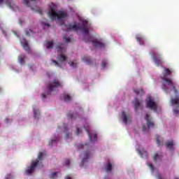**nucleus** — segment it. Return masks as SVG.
<instances>
[{"mask_svg":"<svg viewBox=\"0 0 179 179\" xmlns=\"http://www.w3.org/2000/svg\"><path fill=\"white\" fill-rule=\"evenodd\" d=\"M63 40L66 42V43H71V38H67L66 36H64L63 37Z\"/></svg>","mask_w":179,"mask_h":179,"instance_id":"35","label":"nucleus"},{"mask_svg":"<svg viewBox=\"0 0 179 179\" xmlns=\"http://www.w3.org/2000/svg\"><path fill=\"white\" fill-rule=\"evenodd\" d=\"M80 129L79 127L77 128L76 131V135H79V134H80Z\"/></svg>","mask_w":179,"mask_h":179,"instance_id":"44","label":"nucleus"},{"mask_svg":"<svg viewBox=\"0 0 179 179\" xmlns=\"http://www.w3.org/2000/svg\"><path fill=\"white\" fill-rule=\"evenodd\" d=\"M64 132L66 134L65 138H66V139H68V138H69V133H67L68 127H66V124H64Z\"/></svg>","mask_w":179,"mask_h":179,"instance_id":"28","label":"nucleus"},{"mask_svg":"<svg viewBox=\"0 0 179 179\" xmlns=\"http://www.w3.org/2000/svg\"><path fill=\"white\" fill-rule=\"evenodd\" d=\"M64 101L68 102V101H71V100H72V98L71 97V96H69V94H66L64 95Z\"/></svg>","mask_w":179,"mask_h":179,"instance_id":"29","label":"nucleus"},{"mask_svg":"<svg viewBox=\"0 0 179 179\" xmlns=\"http://www.w3.org/2000/svg\"><path fill=\"white\" fill-rule=\"evenodd\" d=\"M158 157H159V155H158V154H155V155H154V157H153L154 161H155V162H157Z\"/></svg>","mask_w":179,"mask_h":179,"instance_id":"43","label":"nucleus"},{"mask_svg":"<svg viewBox=\"0 0 179 179\" xmlns=\"http://www.w3.org/2000/svg\"><path fill=\"white\" fill-rule=\"evenodd\" d=\"M171 103L173 107L176 106V108L173 109L174 115H178L179 110L177 108H179V95H176V98H172L171 99Z\"/></svg>","mask_w":179,"mask_h":179,"instance_id":"9","label":"nucleus"},{"mask_svg":"<svg viewBox=\"0 0 179 179\" xmlns=\"http://www.w3.org/2000/svg\"><path fill=\"white\" fill-rule=\"evenodd\" d=\"M85 146H87V144H85Z\"/></svg>","mask_w":179,"mask_h":179,"instance_id":"55","label":"nucleus"},{"mask_svg":"<svg viewBox=\"0 0 179 179\" xmlns=\"http://www.w3.org/2000/svg\"><path fill=\"white\" fill-rule=\"evenodd\" d=\"M89 157H90V152L85 151L84 152V158L82 159L83 164H85V163L87 162V160L89 159Z\"/></svg>","mask_w":179,"mask_h":179,"instance_id":"20","label":"nucleus"},{"mask_svg":"<svg viewBox=\"0 0 179 179\" xmlns=\"http://www.w3.org/2000/svg\"><path fill=\"white\" fill-rule=\"evenodd\" d=\"M162 90H164V92H166V93H167V92H169V87H167V85H166V84H164V83L162 84Z\"/></svg>","mask_w":179,"mask_h":179,"instance_id":"33","label":"nucleus"},{"mask_svg":"<svg viewBox=\"0 0 179 179\" xmlns=\"http://www.w3.org/2000/svg\"><path fill=\"white\" fill-rule=\"evenodd\" d=\"M147 108H150V110H153L156 111L157 110V104L153 99H150L146 102Z\"/></svg>","mask_w":179,"mask_h":179,"instance_id":"10","label":"nucleus"},{"mask_svg":"<svg viewBox=\"0 0 179 179\" xmlns=\"http://www.w3.org/2000/svg\"><path fill=\"white\" fill-rule=\"evenodd\" d=\"M62 29L66 31H72V30H81V31L85 33V34H89V29H87V21H83V25H64Z\"/></svg>","mask_w":179,"mask_h":179,"instance_id":"3","label":"nucleus"},{"mask_svg":"<svg viewBox=\"0 0 179 179\" xmlns=\"http://www.w3.org/2000/svg\"><path fill=\"white\" fill-rule=\"evenodd\" d=\"M175 179H178V178H176Z\"/></svg>","mask_w":179,"mask_h":179,"instance_id":"56","label":"nucleus"},{"mask_svg":"<svg viewBox=\"0 0 179 179\" xmlns=\"http://www.w3.org/2000/svg\"><path fill=\"white\" fill-rule=\"evenodd\" d=\"M2 2H3V0H0V5L2 3Z\"/></svg>","mask_w":179,"mask_h":179,"instance_id":"51","label":"nucleus"},{"mask_svg":"<svg viewBox=\"0 0 179 179\" xmlns=\"http://www.w3.org/2000/svg\"><path fill=\"white\" fill-rule=\"evenodd\" d=\"M148 166L150 167V169L152 171H154L155 167L153 166V165L152 164H148Z\"/></svg>","mask_w":179,"mask_h":179,"instance_id":"42","label":"nucleus"},{"mask_svg":"<svg viewBox=\"0 0 179 179\" xmlns=\"http://www.w3.org/2000/svg\"><path fill=\"white\" fill-rule=\"evenodd\" d=\"M57 87H62V84L59 83V80L57 79H54L52 83H50L48 88L49 89L50 92H54L55 89H57Z\"/></svg>","mask_w":179,"mask_h":179,"instance_id":"8","label":"nucleus"},{"mask_svg":"<svg viewBox=\"0 0 179 179\" xmlns=\"http://www.w3.org/2000/svg\"><path fill=\"white\" fill-rule=\"evenodd\" d=\"M23 41H24V43H23ZM21 43L22 44V47H23L24 50H25V51H27V52H29L30 47L29 46V43H27V41H26V39L23 38L22 40H21Z\"/></svg>","mask_w":179,"mask_h":179,"instance_id":"16","label":"nucleus"},{"mask_svg":"<svg viewBox=\"0 0 179 179\" xmlns=\"http://www.w3.org/2000/svg\"><path fill=\"white\" fill-rule=\"evenodd\" d=\"M157 178L158 179H163V178L162 177V174H160L159 173H158L157 174Z\"/></svg>","mask_w":179,"mask_h":179,"instance_id":"45","label":"nucleus"},{"mask_svg":"<svg viewBox=\"0 0 179 179\" xmlns=\"http://www.w3.org/2000/svg\"><path fill=\"white\" fill-rule=\"evenodd\" d=\"M52 62L53 64H55V65L56 66H59V63H58V62H57V60H52Z\"/></svg>","mask_w":179,"mask_h":179,"instance_id":"41","label":"nucleus"},{"mask_svg":"<svg viewBox=\"0 0 179 179\" xmlns=\"http://www.w3.org/2000/svg\"><path fill=\"white\" fill-rule=\"evenodd\" d=\"M136 40L139 43L140 45H143V39L139 36H136Z\"/></svg>","mask_w":179,"mask_h":179,"instance_id":"31","label":"nucleus"},{"mask_svg":"<svg viewBox=\"0 0 179 179\" xmlns=\"http://www.w3.org/2000/svg\"><path fill=\"white\" fill-rule=\"evenodd\" d=\"M33 31L30 29H25V34L26 36H31L33 34Z\"/></svg>","mask_w":179,"mask_h":179,"instance_id":"30","label":"nucleus"},{"mask_svg":"<svg viewBox=\"0 0 179 179\" xmlns=\"http://www.w3.org/2000/svg\"><path fill=\"white\" fill-rule=\"evenodd\" d=\"M20 24H22V21L21 20H20Z\"/></svg>","mask_w":179,"mask_h":179,"instance_id":"54","label":"nucleus"},{"mask_svg":"<svg viewBox=\"0 0 179 179\" xmlns=\"http://www.w3.org/2000/svg\"><path fill=\"white\" fill-rule=\"evenodd\" d=\"M57 6L55 4L51 3L50 6V9L48 13L49 17L51 20H55L57 18V20H61V19L64 17H66V13H64L63 11H59L57 13Z\"/></svg>","mask_w":179,"mask_h":179,"instance_id":"2","label":"nucleus"},{"mask_svg":"<svg viewBox=\"0 0 179 179\" xmlns=\"http://www.w3.org/2000/svg\"><path fill=\"white\" fill-rule=\"evenodd\" d=\"M57 139L58 138H56V139H51L50 141H49V146H52V143H54V142H57Z\"/></svg>","mask_w":179,"mask_h":179,"instance_id":"36","label":"nucleus"},{"mask_svg":"<svg viewBox=\"0 0 179 179\" xmlns=\"http://www.w3.org/2000/svg\"><path fill=\"white\" fill-rule=\"evenodd\" d=\"M105 170L106 173H111V171L113 170V164L111 163H108L107 166H105Z\"/></svg>","mask_w":179,"mask_h":179,"instance_id":"23","label":"nucleus"},{"mask_svg":"<svg viewBox=\"0 0 179 179\" xmlns=\"http://www.w3.org/2000/svg\"><path fill=\"white\" fill-rule=\"evenodd\" d=\"M65 179H72V178H71V176H66Z\"/></svg>","mask_w":179,"mask_h":179,"instance_id":"49","label":"nucleus"},{"mask_svg":"<svg viewBox=\"0 0 179 179\" xmlns=\"http://www.w3.org/2000/svg\"><path fill=\"white\" fill-rule=\"evenodd\" d=\"M65 166H69V164H71V161L69 159H66L65 162Z\"/></svg>","mask_w":179,"mask_h":179,"instance_id":"39","label":"nucleus"},{"mask_svg":"<svg viewBox=\"0 0 179 179\" xmlns=\"http://www.w3.org/2000/svg\"><path fill=\"white\" fill-rule=\"evenodd\" d=\"M165 146L169 149V150H174V141L173 140L169 141L165 143Z\"/></svg>","mask_w":179,"mask_h":179,"instance_id":"18","label":"nucleus"},{"mask_svg":"<svg viewBox=\"0 0 179 179\" xmlns=\"http://www.w3.org/2000/svg\"><path fill=\"white\" fill-rule=\"evenodd\" d=\"M133 104L134 107V110L136 112L138 111V110H143V106H142V103H141V101H139L138 98L134 99V101L133 102Z\"/></svg>","mask_w":179,"mask_h":179,"instance_id":"12","label":"nucleus"},{"mask_svg":"<svg viewBox=\"0 0 179 179\" xmlns=\"http://www.w3.org/2000/svg\"><path fill=\"white\" fill-rule=\"evenodd\" d=\"M171 70L169 69H164V71L162 72V76L161 77V79L164 82L167 83V85H169V86H172L175 94H177L178 93V91L177 90V88H176V86L173 85V80H171V79L170 78H167V76H171Z\"/></svg>","mask_w":179,"mask_h":179,"instance_id":"4","label":"nucleus"},{"mask_svg":"<svg viewBox=\"0 0 179 179\" xmlns=\"http://www.w3.org/2000/svg\"><path fill=\"white\" fill-rule=\"evenodd\" d=\"M156 141H157V144L158 145V146H160V140H159V136H157Z\"/></svg>","mask_w":179,"mask_h":179,"instance_id":"40","label":"nucleus"},{"mask_svg":"<svg viewBox=\"0 0 179 179\" xmlns=\"http://www.w3.org/2000/svg\"><path fill=\"white\" fill-rule=\"evenodd\" d=\"M34 108V118H39L40 117V110L36 109V106H33Z\"/></svg>","mask_w":179,"mask_h":179,"instance_id":"21","label":"nucleus"},{"mask_svg":"<svg viewBox=\"0 0 179 179\" xmlns=\"http://www.w3.org/2000/svg\"><path fill=\"white\" fill-rule=\"evenodd\" d=\"M92 45L95 47V48H104V47H106V44L99 41L96 39L92 41Z\"/></svg>","mask_w":179,"mask_h":179,"instance_id":"13","label":"nucleus"},{"mask_svg":"<svg viewBox=\"0 0 179 179\" xmlns=\"http://www.w3.org/2000/svg\"><path fill=\"white\" fill-rule=\"evenodd\" d=\"M45 47L50 50L51 48H54V42L52 41H47L45 43Z\"/></svg>","mask_w":179,"mask_h":179,"instance_id":"26","label":"nucleus"},{"mask_svg":"<svg viewBox=\"0 0 179 179\" xmlns=\"http://www.w3.org/2000/svg\"><path fill=\"white\" fill-rule=\"evenodd\" d=\"M36 167H38V169L44 167V165L43 164V152H39L38 158L32 162L31 166H28V169L25 170L26 174H27V176H31Z\"/></svg>","mask_w":179,"mask_h":179,"instance_id":"1","label":"nucleus"},{"mask_svg":"<svg viewBox=\"0 0 179 179\" xmlns=\"http://www.w3.org/2000/svg\"><path fill=\"white\" fill-rule=\"evenodd\" d=\"M26 58V55H21L18 57V61L21 65H23L24 64V59Z\"/></svg>","mask_w":179,"mask_h":179,"instance_id":"25","label":"nucleus"},{"mask_svg":"<svg viewBox=\"0 0 179 179\" xmlns=\"http://www.w3.org/2000/svg\"><path fill=\"white\" fill-rule=\"evenodd\" d=\"M150 55L152 57V59L154 62H155V65L157 66H162L163 64H164V61H163L162 55L159 53L150 52Z\"/></svg>","mask_w":179,"mask_h":179,"instance_id":"6","label":"nucleus"},{"mask_svg":"<svg viewBox=\"0 0 179 179\" xmlns=\"http://www.w3.org/2000/svg\"><path fill=\"white\" fill-rule=\"evenodd\" d=\"M122 120H123V122L124 124H128L129 122H131V115H127L125 113V111H122Z\"/></svg>","mask_w":179,"mask_h":179,"instance_id":"14","label":"nucleus"},{"mask_svg":"<svg viewBox=\"0 0 179 179\" xmlns=\"http://www.w3.org/2000/svg\"><path fill=\"white\" fill-rule=\"evenodd\" d=\"M67 117H68V118H69L70 120H75V119L76 118V117H78V113L69 112V113L67 114Z\"/></svg>","mask_w":179,"mask_h":179,"instance_id":"22","label":"nucleus"},{"mask_svg":"<svg viewBox=\"0 0 179 179\" xmlns=\"http://www.w3.org/2000/svg\"><path fill=\"white\" fill-rule=\"evenodd\" d=\"M82 60L84 62H86V64H88L89 65H90L92 62H96V60H92V59H90V57L88 56H84L82 58Z\"/></svg>","mask_w":179,"mask_h":179,"instance_id":"19","label":"nucleus"},{"mask_svg":"<svg viewBox=\"0 0 179 179\" xmlns=\"http://www.w3.org/2000/svg\"><path fill=\"white\" fill-rule=\"evenodd\" d=\"M85 131H86L87 135L89 136L90 142H93V141H94V142H96L97 134H95L93 137V136H92V134H90V131H89V130L87 129H86V127H85Z\"/></svg>","mask_w":179,"mask_h":179,"instance_id":"15","label":"nucleus"},{"mask_svg":"<svg viewBox=\"0 0 179 179\" xmlns=\"http://www.w3.org/2000/svg\"><path fill=\"white\" fill-rule=\"evenodd\" d=\"M137 152L138 155H140L141 157H143V158L148 157V152L146 151L141 152V150H137Z\"/></svg>","mask_w":179,"mask_h":179,"instance_id":"24","label":"nucleus"},{"mask_svg":"<svg viewBox=\"0 0 179 179\" xmlns=\"http://www.w3.org/2000/svg\"><path fill=\"white\" fill-rule=\"evenodd\" d=\"M69 64L70 65V66H72L73 68H76L78 63L75 62H69Z\"/></svg>","mask_w":179,"mask_h":179,"instance_id":"32","label":"nucleus"},{"mask_svg":"<svg viewBox=\"0 0 179 179\" xmlns=\"http://www.w3.org/2000/svg\"><path fill=\"white\" fill-rule=\"evenodd\" d=\"M31 9L32 10H34V8H33V7H31Z\"/></svg>","mask_w":179,"mask_h":179,"instance_id":"53","label":"nucleus"},{"mask_svg":"<svg viewBox=\"0 0 179 179\" xmlns=\"http://www.w3.org/2000/svg\"><path fill=\"white\" fill-rule=\"evenodd\" d=\"M50 94V92H48L47 94H41V96H42V100H45L46 97H47V95Z\"/></svg>","mask_w":179,"mask_h":179,"instance_id":"37","label":"nucleus"},{"mask_svg":"<svg viewBox=\"0 0 179 179\" xmlns=\"http://www.w3.org/2000/svg\"><path fill=\"white\" fill-rule=\"evenodd\" d=\"M145 120L147 121V125H143V132H148L150 128H155V123L152 121V117L149 114L146 115Z\"/></svg>","mask_w":179,"mask_h":179,"instance_id":"7","label":"nucleus"},{"mask_svg":"<svg viewBox=\"0 0 179 179\" xmlns=\"http://www.w3.org/2000/svg\"><path fill=\"white\" fill-rule=\"evenodd\" d=\"M78 149H83V145L80 144L78 146Z\"/></svg>","mask_w":179,"mask_h":179,"instance_id":"47","label":"nucleus"},{"mask_svg":"<svg viewBox=\"0 0 179 179\" xmlns=\"http://www.w3.org/2000/svg\"><path fill=\"white\" fill-rule=\"evenodd\" d=\"M133 92H134L136 96H143V94H145V91L142 88H140V89L134 88Z\"/></svg>","mask_w":179,"mask_h":179,"instance_id":"17","label":"nucleus"},{"mask_svg":"<svg viewBox=\"0 0 179 179\" xmlns=\"http://www.w3.org/2000/svg\"><path fill=\"white\" fill-rule=\"evenodd\" d=\"M15 34L17 36V37H19V35L16 32H15Z\"/></svg>","mask_w":179,"mask_h":179,"instance_id":"52","label":"nucleus"},{"mask_svg":"<svg viewBox=\"0 0 179 179\" xmlns=\"http://www.w3.org/2000/svg\"><path fill=\"white\" fill-rule=\"evenodd\" d=\"M38 13H39V15H43V11H41V10H36Z\"/></svg>","mask_w":179,"mask_h":179,"instance_id":"46","label":"nucleus"},{"mask_svg":"<svg viewBox=\"0 0 179 179\" xmlns=\"http://www.w3.org/2000/svg\"><path fill=\"white\" fill-rule=\"evenodd\" d=\"M55 48L57 52L61 54L57 57V61H59V62H64V61H66V56L63 55L64 52H66V46H65L64 43H59L56 45Z\"/></svg>","mask_w":179,"mask_h":179,"instance_id":"5","label":"nucleus"},{"mask_svg":"<svg viewBox=\"0 0 179 179\" xmlns=\"http://www.w3.org/2000/svg\"><path fill=\"white\" fill-rule=\"evenodd\" d=\"M5 3L10 8V9H12V10H18L19 7L16 6V3H15V1L13 0H5Z\"/></svg>","mask_w":179,"mask_h":179,"instance_id":"11","label":"nucleus"},{"mask_svg":"<svg viewBox=\"0 0 179 179\" xmlns=\"http://www.w3.org/2000/svg\"><path fill=\"white\" fill-rule=\"evenodd\" d=\"M23 2L25 6H30V2H32L33 3H36V0H23Z\"/></svg>","mask_w":179,"mask_h":179,"instance_id":"27","label":"nucleus"},{"mask_svg":"<svg viewBox=\"0 0 179 179\" xmlns=\"http://www.w3.org/2000/svg\"><path fill=\"white\" fill-rule=\"evenodd\" d=\"M6 122H9V119L6 118Z\"/></svg>","mask_w":179,"mask_h":179,"instance_id":"50","label":"nucleus"},{"mask_svg":"<svg viewBox=\"0 0 179 179\" xmlns=\"http://www.w3.org/2000/svg\"><path fill=\"white\" fill-rule=\"evenodd\" d=\"M101 66H102L103 69H104V68H106V66H107V62L106 61H102Z\"/></svg>","mask_w":179,"mask_h":179,"instance_id":"38","label":"nucleus"},{"mask_svg":"<svg viewBox=\"0 0 179 179\" xmlns=\"http://www.w3.org/2000/svg\"><path fill=\"white\" fill-rule=\"evenodd\" d=\"M45 26H47L48 27H50V24H48V23H44L43 24Z\"/></svg>","mask_w":179,"mask_h":179,"instance_id":"48","label":"nucleus"},{"mask_svg":"<svg viewBox=\"0 0 179 179\" xmlns=\"http://www.w3.org/2000/svg\"><path fill=\"white\" fill-rule=\"evenodd\" d=\"M50 178L51 179H56V178H57V172L52 173L50 175Z\"/></svg>","mask_w":179,"mask_h":179,"instance_id":"34","label":"nucleus"}]
</instances>
